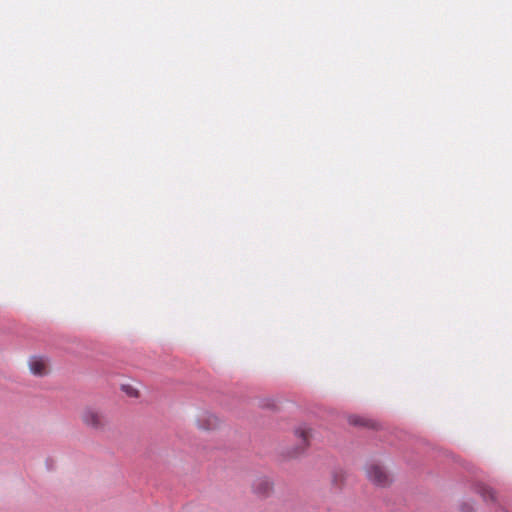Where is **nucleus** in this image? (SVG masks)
<instances>
[{"instance_id":"nucleus-5","label":"nucleus","mask_w":512,"mask_h":512,"mask_svg":"<svg viewBox=\"0 0 512 512\" xmlns=\"http://www.w3.org/2000/svg\"><path fill=\"white\" fill-rule=\"evenodd\" d=\"M295 435L299 439V451L297 452L298 454L303 452L309 446L311 429L306 425H301L295 430Z\"/></svg>"},{"instance_id":"nucleus-1","label":"nucleus","mask_w":512,"mask_h":512,"mask_svg":"<svg viewBox=\"0 0 512 512\" xmlns=\"http://www.w3.org/2000/svg\"><path fill=\"white\" fill-rule=\"evenodd\" d=\"M81 419L85 425L94 429H100L106 423L104 415L97 409L91 407H87L82 411Z\"/></svg>"},{"instance_id":"nucleus-9","label":"nucleus","mask_w":512,"mask_h":512,"mask_svg":"<svg viewBox=\"0 0 512 512\" xmlns=\"http://www.w3.org/2000/svg\"><path fill=\"white\" fill-rule=\"evenodd\" d=\"M350 422L354 425H366V422L359 417H351Z\"/></svg>"},{"instance_id":"nucleus-4","label":"nucleus","mask_w":512,"mask_h":512,"mask_svg":"<svg viewBox=\"0 0 512 512\" xmlns=\"http://www.w3.org/2000/svg\"><path fill=\"white\" fill-rule=\"evenodd\" d=\"M197 427L204 431H210L217 429L221 420L210 412L201 413L196 420Z\"/></svg>"},{"instance_id":"nucleus-8","label":"nucleus","mask_w":512,"mask_h":512,"mask_svg":"<svg viewBox=\"0 0 512 512\" xmlns=\"http://www.w3.org/2000/svg\"><path fill=\"white\" fill-rule=\"evenodd\" d=\"M261 486H263L262 490H259L260 493H267L271 489V485L268 481H261Z\"/></svg>"},{"instance_id":"nucleus-7","label":"nucleus","mask_w":512,"mask_h":512,"mask_svg":"<svg viewBox=\"0 0 512 512\" xmlns=\"http://www.w3.org/2000/svg\"><path fill=\"white\" fill-rule=\"evenodd\" d=\"M123 390L130 397H137L138 396V391L135 388L131 387V386H123Z\"/></svg>"},{"instance_id":"nucleus-3","label":"nucleus","mask_w":512,"mask_h":512,"mask_svg":"<svg viewBox=\"0 0 512 512\" xmlns=\"http://www.w3.org/2000/svg\"><path fill=\"white\" fill-rule=\"evenodd\" d=\"M29 369L35 376H45L50 371L49 360L43 356H32L28 361Z\"/></svg>"},{"instance_id":"nucleus-6","label":"nucleus","mask_w":512,"mask_h":512,"mask_svg":"<svg viewBox=\"0 0 512 512\" xmlns=\"http://www.w3.org/2000/svg\"><path fill=\"white\" fill-rule=\"evenodd\" d=\"M479 493L485 501H494L496 499L494 490L488 486L479 487Z\"/></svg>"},{"instance_id":"nucleus-2","label":"nucleus","mask_w":512,"mask_h":512,"mask_svg":"<svg viewBox=\"0 0 512 512\" xmlns=\"http://www.w3.org/2000/svg\"><path fill=\"white\" fill-rule=\"evenodd\" d=\"M368 479L377 486L385 487L390 483V478L385 469L377 464H371L366 469Z\"/></svg>"}]
</instances>
